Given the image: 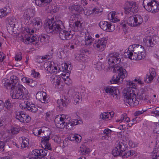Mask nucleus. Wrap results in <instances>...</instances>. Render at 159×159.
Wrapping results in <instances>:
<instances>
[{"instance_id": "obj_1", "label": "nucleus", "mask_w": 159, "mask_h": 159, "mask_svg": "<svg viewBox=\"0 0 159 159\" xmlns=\"http://www.w3.org/2000/svg\"><path fill=\"white\" fill-rule=\"evenodd\" d=\"M10 81L7 79L2 80L3 85L7 89H11L12 98L23 99L26 98L28 92L26 88L19 82L16 76L13 75L10 78Z\"/></svg>"}, {"instance_id": "obj_2", "label": "nucleus", "mask_w": 159, "mask_h": 159, "mask_svg": "<svg viewBox=\"0 0 159 159\" xmlns=\"http://www.w3.org/2000/svg\"><path fill=\"white\" fill-rule=\"evenodd\" d=\"M63 23L61 20L54 22L49 20L45 24V28L46 32L48 33L54 31L59 32V36L62 40H69L73 37L71 31H68L64 30Z\"/></svg>"}, {"instance_id": "obj_3", "label": "nucleus", "mask_w": 159, "mask_h": 159, "mask_svg": "<svg viewBox=\"0 0 159 159\" xmlns=\"http://www.w3.org/2000/svg\"><path fill=\"white\" fill-rule=\"evenodd\" d=\"M123 94L125 102L128 103L130 106L137 105L140 100L145 102H148L147 101L149 99L148 96L143 91H142L140 94H139L137 97L133 90H130L129 91L125 90L123 92Z\"/></svg>"}, {"instance_id": "obj_4", "label": "nucleus", "mask_w": 159, "mask_h": 159, "mask_svg": "<svg viewBox=\"0 0 159 159\" xmlns=\"http://www.w3.org/2000/svg\"><path fill=\"white\" fill-rule=\"evenodd\" d=\"M125 54V55L130 59L139 60L145 57V50L143 46L134 44L129 46Z\"/></svg>"}, {"instance_id": "obj_5", "label": "nucleus", "mask_w": 159, "mask_h": 159, "mask_svg": "<svg viewBox=\"0 0 159 159\" xmlns=\"http://www.w3.org/2000/svg\"><path fill=\"white\" fill-rule=\"evenodd\" d=\"M143 19L140 15L136 14L130 16L125 21L120 23V25L125 30L127 29L128 26L133 27H138L143 22Z\"/></svg>"}, {"instance_id": "obj_6", "label": "nucleus", "mask_w": 159, "mask_h": 159, "mask_svg": "<svg viewBox=\"0 0 159 159\" xmlns=\"http://www.w3.org/2000/svg\"><path fill=\"white\" fill-rule=\"evenodd\" d=\"M39 41L43 43H47L48 36L46 34H42L38 37L37 35L32 36V34H31L30 37L23 39V42L25 44H29L32 43L35 45L39 43Z\"/></svg>"}, {"instance_id": "obj_7", "label": "nucleus", "mask_w": 159, "mask_h": 159, "mask_svg": "<svg viewBox=\"0 0 159 159\" xmlns=\"http://www.w3.org/2000/svg\"><path fill=\"white\" fill-rule=\"evenodd\" d=\"M124 13L127 15H132L136 13L139 11L138 6L135 2L126 1L124 7Z\"/></svg>"}, {"instance_id": "obj_8", "label": "nucleus", "mask_w": 159, "mask_h": 159, "mask_svg": "<svg viewBox=\"0 0 159 159\" xmlns=\"http://www.w3.org/2000/svg\"><path fill=\"white\" fill-rule=\"evenodd\" d=\"M68 116L67 115H62L60 117H56L54 122L56 126L59 128H64L67 123Z\"/></svg>"}, {"instance_id": "obj_9", "label": "nucleus", "mask_w": 159, "mask_h": 159, "mask_svg": "<svg viewBox=\"0 0 159 159\" xmlns=\"http://www.w3.org/2000/svg\"><path fill=\"white\" fill-rule=\"evenodd\" d=\"M117 52H113L109 54L107 57L108 64L109 65H117L120 62V57Z\"/></svg>"}, {"instance_id": "obj_10", "label": "nucleus", "mask_w": 159, "mask_h": 159, "mask_svg": "<svg viewBox=\"0 0 159 159\" xmlns=\"http://www.w3.org/2000/svg\"><path fill=\"white\" fill-rule=\"evenodd\" d=\"M107 43V39L105 38H102L95 41L93 44L94 48L99 51H102L106 48Z\"/></svg>"}, {"instance_id": "obj_11", "label": "nucleus", "mask_w": 159, "mask_h": 159, "mask_svg": "<svg viewBox=\"0 0 159 159\" xmlns=\"http://www.w3.org/2000/svg\"><path fill=\"white\" fill-rule=\"evenodd\" d=\"M99 25L103 30L111 32L115 30V25L110 22L102 21L100 22Z\"/></svg>"}, {"instance_id": "obj_12", "label": "nucleus", "mask_w": 159, "mask_h": 159, "mask_svg": "<svg viewBox=\"0 0 159 159\" xmlns=\"http://www.w3.org/2000/svg\"><path fill=\"white\" fill-rule=\"evenodd\" d=\"M16 118L20 122L23 123H28L31 120L30 116L25 115L22 111L16 112Z\"/></svg>"}, {"instance_id": "obj_13", "label": "nucleus", "mask_w": 159, "mask_h": 159, "mask_svg": "<svg viewBox=\"0 0 159 159\" xmlns=\"http://www.w3.org/2000/svg\"><path fill=\"white\" fill-rule=\"evenodd\" d=\"M16 19L11 17L7 18L6 22L7 24V28L9 33L13 32L15 26Z\"/></svg>"}, {"instance_id": "obj_14", "label": "nucleus", "mask_w": 159, "mask_h": 159, "mask_svg": "<svg viewBox=\"0 0 159 159\" xmlns=\"http://www.w3.org/2000/svg\"><path fill=\"white\" fill-rule=\"evenodd\" d=\"M105 89L106 93L112 95L115 98H117L119 91L116 87L108 86L105 88Z\"/></svg>"}, {"instance_id": "obj_15", "label": "nucleus", "mask_w": 159, "mask_h": 159, "mask_svg": "<svg viewBox=\"0 0 159 159\" xmlns=\"http://www.w3.org/2000/svg\"><path fill=\"white\" fill-rule=\"evenodd\" d=\"M50 139V137L48 136H44V138H42L41 144L42 147L45 149L51 150V144L49 143V141Z\"/></svg>"}, {"instance_id": "obj_16", "label": "nucleus", "mask_w": 159, "mask_h": 159, "mask_svg": "<svg viewBox=\"0 0 159 159\" xmlns=\"http://www.w3.org/2000/svg\"><path fill=\"white\" fill-rule=\"evenodd\" d=\"M70 102L68 97L65 95H63L62 99H61L60 100H58L57 101V103L59 104V108L62 109L63 108L62 107L64 108H66Z\"/></svg>"}, {"instance_id": "obj_17", "label": "nucleus", "mask_w": 159, "mask_h": 159, "mask_svg": "<svg viewBox=\"0 0 159 159\" xmlns=\"http://www.w3.org/2000/svg\"><path fill=\"white\" fill-rule=\"evenodd\" d=\"M47 93L43 91L37 92L36 95L37 99L42 103H46L47 102L48 100L47 99Z\"/></svg>"}, {"instance_id": "obj_18", "label": "nucleus", "mask_w": 159, "mask_h": 159, "mask_svg": "<svg viewBox=\"0 0 159 159\" xmlns=\"http://www.w3.org/2000/svg\"><path fill=\"white\" fill-rule=\"evenodd\" d=\"M19 106L21 109L24 108L25 109L26 108L27 109H38L37 106H35L34 104L30 102H22L19 104Z\"/></svg>"}, {"instance_id": "obj_19", "label": "nucleus", "mask_w": 159, "mask_h": 159, "mask_svg": "<svg viewBox=\"0 0 159 159\" xmlns=\"http://www.w3.org/2000/svg\"><path fill=\"white\" fill-rule=\"evenodd\" d=\"M154 1L155 0H143L142 4L143 7L147 11L151 12Z\"/></svg>"}, {"instance_id": "obj_20", "label": "nucleus", "mask_w": 159, "mask_h": 159, "mask_svg": "<svg viewBox=\"0 0 159 159\" xmlns=\"http://www.w3.org/2000/svg\"><path fill=\"white\" fill-rule=\"evenodd\" d=\"M116 69L118 73V77H120L121 79L120 81L122 82L123 79L127 76V72L126 70L122 66H118Z\"/></svg>"}, {"instance_id": "obj_21", "label": "nucleus", "mask_w": 159, "mask_h": 159, "mask_svg": "<svg viewBox=\"0 0 159 159\" xmlns=\"http://www.w3.org/2000/svg\"><path fill=\"white\" fill-rule=\"evenodd\" d=\"M149 75H147L148 77L144 79V81L147 83H151L154 78L156 76L155 70L153 68H151L149 70Z\"/></svg>"}, {"instance_id": "obj_22", "label": "nucleus", "mask_w": 159, "mask_h": 159, "mask_svg": "<svg viewBox=\"0 0 159 159\" xmlns=\"http://www.w3.org/2000/svg\"><path fill=\"white\" fill-rule=\"evenodd\" d=\"M32 23L34 28L39 30L42 27L43 23L41 19L39 17L34 18L33 20Z\"/></svg>"}, {"instance_id": "obj_23", "label": "nucleus", "mask_w": 159, "mask_h": 159, "mask_svg": "<svg viewBox=\"0 0 159 159\" xmlns=\"http://www.w3.org/2000/svg\"><path fill=\"white\" fill-rule=\"evenodd\" d=\"M13 106V104L11 103L10 100H7L4 103H3L2 101L0 100V109H2L4 107L7 109H10Z\"/></svg>"}, {"instance_id": "obj_24", "label": "nucleus", "mask_w": 159, "mask_h": 159, "mask_svg": "<svg viewBox=\"0 0 159 159\" xmlns=\"http://www.w3.org/2000/svg\"><path fill=\"white\" fill-rule=\"evenodd\" d=\"M52 0H35L36 4L41 7H43L49 5Z\"/></svg>"}, {"instance_id": "obj_25", "label": "nucleus", "mask_w": 159, "mask_h": 159, "mask_svg": "<svg viewBox=\"0 0 159 159\" xmlns=\"http://www.w3.org/2000/svg\"><path fill=\"white\" fill-rule=\"evenodd\" d=\"M43 128L39 129V128H35L33 130V133L36 136H39L42 138L44 137L45 131L43 130Z\"/></svg>"}, {"instance_id": "obj_26", "label": "nucleus", "mask_w": 159, "mask_h": 159, "mask_svg": "<svg viewBox=\"0 0 159 159\" xmlns=\"http://www.w3.org/2000/svg\"><path fill=\"white\" fill-rule=\"evenodd\" d=\"M69 66L66 63H64L61 64V66H60L59 70L61 71L65 72L66 73H69L70 72L72 68L71 66L68 68Z\"/></svg>"}, {"instance_id": "obj_27", "label": "nucleus", "mask_w": 159, "mask_h": 159, "mask_svg": "<svg viewBox=\"0 0 159 159\" xmlns=\"http://www.w3.org/2000/svg\"><path fill=\"white\" fill-rule=\"evenodd\" d=\"M82 137L78 134H71L68 138L69 140L71 141H75L76 142L79 143Z\"/></svg>"}, {"instance_id": "obj_28", "label": "nucleus", "mask_w": 159, "mask_h": 159, "mask_svg": "<svg viewBox=\"0 0 159 159\" xmlns=\"http://www.w3.org/2000/svg\"><path fill=\"white\" fill-rule=\"evenodd\" d=\"M61 78L59 76L53 75L50 77V80L52 83L55 85H59L60 84Z\"/></svg>"}, {"instance_id": "obj_29", "label": "nucleus", "mask_w": 159, "mask_h": 159, "mask_svg": "<svg viewBox=\"0 0 159 159\" xmlns=\"http://www.w3.org/2000/svg\"><path fill=\"white\" fill-rule=\"evenodd\" d=\"M143 40L145 41L147 40H148L147 47H153L156 43V42L154 40L152 36H147L143 39Z\"/></svg>"}, {"instance_id": "obj_30", "label": "nucleus", "mask_w": 159, "mask_h": 159, "mask_svg": "<svg viewBox=\"0 0 159 159\" xmlns=\"http://www.w3.org/2000/svg\"><path fill=\"white\" fill-rule=\"evenodd\" d=\"M10 11V8L9 7H6L0 9V18L6 16Z\"/></svg>"}, {"instance_id": "obj_31", "label": "nucleus", "mask_w": 159, "mask_h": 159, "mask_svg": "<svg viewBox=\"0 0 159 159\" xmlns=\"http://www.w3.org/2000/svg\"><path fill=\"white\" fill-rule=\"evenodd\" d=\"M94 39L90 35L88 32L86 33L85 36V44L88 45L91 44L93 41Z\"/></svg>"}, {"instance_id": "obj_32", "label": "nucleus", "mask_w": 159, "mask_h": 159, "mask_svg": "<svg viewBox=\"0 0 159 159\" xmlns=\"http://www.w3.org/2000/svg\"><path fill=\"white\" fill-rule=\"evenodd\" d=\"M44 67L45 69L50 73H53V72H54V71H52L53 70L52 69V68H53V66H52L51 62H46L44 65Z\"/></svg>"}, {"instance_id": "obj_33", "label": "nucleus", "mask_w": 159, "mask_h": 159, "mask_svg": "<svg viewBox=\"0 0 159 159\" xmlns=\"http://www.w3.org/2000/svg\"><path fill=\"white\" fill-rule=\"evenodd\" d=\"M152 7L151 12L155 13L159 11V2L155 0Z\"/></svg>"}, {"instance_id": "obj_34", "label": "nucleus", "mask_w": 159, "mask_h": 159, "mask_svg": "<svg viewBox=\"0 0 159 159\" xmlns=\"http://www.w3.org/2000/svg\"><path fill=\"white\" fill-rule=\"evenodd\" d=\"M120 80H121V79L118 75H115L111 80L110 82L111 84H118L119 83Z\"/></svg>"}, {"instance_id": "obj_35", "label": "nucleus", "mask_w": 159, "mask_h": 159, "mask_svg": "<svg viewBox=\"0 0 159 159\" xmlns=\"http://www.w3.org/2000/svg\"><path fill=\"white\" fill-rule=\"evenodd\" d=\"M133 152L131 151H125L124 150L121 152L120 156L123 157L127 158L134 154Z\"/></svg>"}, {"instance_id": "obj_36", "label": "nucleus", "mask_w": 159, "mask_h": 159, "mask_svg": "<svg viewBox=\"0 0 159 159\" xmlns=\"http://www.w3.org/2000/svg\"><path fill=\"white\" fill-rule=\"evenodd\" d=\"M69 9L72 11L75 10L77 11H81L83 9V8L80 5H73L69 7Z\"/></svg>"}, {"instance_id": "obj_37", "label": "nucleus", "mask_w": 159, "mask_h": 159, "mask_svg": "<svg viewBox=\"0 0 159 159\" xmlns=\"http://www.w3.org/2000/svg\"><path fill=\"white\" fill-rule=\"evenodd\" d=\"M75 31H77L82 30L81 24L80 21H75L73 25Z\"/></svg>"}, {"instance_id": "obj_38", "label": "nucleus", "mask_w": 159, "mask_h": 159, "mask_svg": "<svg viewBox=\"0 0 159 159\" xmlns=\"http://www.w3.org/2000/svg\"><path fill=\"white\" fill-rule=\"evenodd\" d=\"M111 116V114L109 112H103L100 115V117L103 120L108 119L109 117Z\"/></svg>"}, {"instance_id": "obj_39", "label": "nucleus", "mask_w": 159, "mask_h": 159, "mask_svg": "<svg viewBox=\"0 0 159 159\" xmlns=\"http://www.w3.org/2000/svg\"><path fill=\"white\" fill-rule=\"evenodd\" d=\"M94 65L96 66L95 67L98 70H100L102 69V64L99 60L94 62Z\"/></svg>"}, {"instance_id": "obj_40", "label": "nucleus", "mask_w": 159, "mask_h": 159, "mask_svg": "<svg viewBox=\"0 0 159 159\" xmlns=\"http://www.w3.org/2000/svg\"><path fill=\"white\" fill-rule=\"evenodd\" d=\"M22 143L21 147L22 148H26L29 145V139L25 137L22 138Z\"/></svg>"}, {"instance_id": "obj_41", "label": "nucleus", "mask_w": 159, "mask_h": 159, "mask_svg": "<svg viewBox=\"0 0 159 159\" xmlns=\"http://www.w3.org/2000/svg\"><path fill=\"white\" fill-rule=\"evenodd\" d=\"M121 122H125L128 123L129 121V118L127 116L126 113H124L121 116L120 118Z\"/></svg>"}, {"instance_id": "obj_42", "label": "nucleus", "mask_w": 159, "mask_h": 159, "mask_svg": "<svg viewBox=\"0 0 159 159\" xmlns=\"http://www.w3.org/2000/svg\"><path fill=\"white\" fill-rule=\"evenodd\" d=\"M121 151L115 147V148L112 151V154L114 156H120Z\"/></svg>"}, {"instance_id": "obj_43", "label": "nucleus", "mask_w": 159, "mask_h": 159, "mask_svg": "<svg viewBox=\"0 0 159 159\" xmlns=\"http://www.w3.org/2000/svg\"><path fill=\"white\" fill-rule=\"evenodd\" d=\"M116 148L120 149L121 151L124 150V149L122 148V147L124 146V144L122 142L117 141L116 143Z\"/></svg>"}, {"instance_id": "obj_44", "label": "nucleus", "mask_w": 159, "mask_h": 159, "mask_svg": "<svg viewBox=\"0 0 159 159\" xmlns=\"http://www.w3.org/2000/svg\"><path fill=\"white\" fill-rule=\"evenodd\" d=\"M32 10L31 9H28L25 11L24 15L25 19L27 20L30 19V13H31Z\"/></svg>"}, {"instance_id": "obj_45", "label": "nucleus", "mask_w": 159, "mask_h": 159, "mask_svg": "<svg viewBox=\"0 0 159 159\" xmlns=\"http://www.w3.org/2000/svg\"><path fill=\"white\" fill-rule=\"evenodd\" d=\"M26 31L28 33V35L26 36H25V37H24L23 38L22 41L23 42V39H26L29 37H30L31 35V34H32V36H33V33L34 32V30H32L31 29L28 28L26 29Z\"/></svg>"}, {"instance_id": "obj_46", "label": "nucleus", "mask_w": 159, "mask_h": 159, "mask_svg": "<svg viewBox=\"0 0 159 159\" xmlns=\"http://www.w3.org/2000/svg\"><path fill=\"white\" fill-rule=\"evenodd\" d=\"M152 116L156 118L157 121H159V111L157 110H153L151 111Z\"/></svg>"}, {"instance_id": "obj_47", "label": "nucleus", "mask_w": 159, "mask_h": 159, "mask_svg": "<svg viewBox=\"0 0 159 159\" xmlns=\"http://www.w3.org/2000/svg\"><path fill=\"white\" fill-rule=\"evenodd\" d=\"M129 86L128 87L129 88H128L127 89H125L123 90V91L125 90H126L129 91H130V90H133L134 92L135 90H133L132 89L135 88L136 87V86L135 84L133 83L132 82H130L129 83Z\"/></svg>"}, {"instance_id": "obj_48", "label": "nucleus", "mask_w": 159, "mask_h": 159, "mask_svg": "<svg viewBox=\"0 0 159 159\" xmlns=\"http://www.w3.org/2000/svg\"><path fill=\"white\" fill-rule=\"evenodd\" d=\"M39 156L43 157H45L46 156L48 151L47 150L45 149L44 148L42 149L39 150Z\"/></svg>"}, {"instance_id": "obj_49", "label": "nucleus", "mask_w": 159, "mask_h": 159, "mask_svg": "<svg viewBox=\"0 0 159 159\" xmlns=\"http://www.w3.org/2000/svg\"><path fill=\"white\" fill-rule=\"evenodd\" d=\"M115 13L113 12H111L108 14V18H110V17L111 18V21L112 22H115L116 21V20L115 19Z\"/></svg>"}, {"instance_id": "obj_50", "label": "nucleus", "mask_w": 159, "mask_h": 159, "mask_svg": "<svg viewBox=\"0 0 159 159\" xmlns=\"http://www.w3.org/2000/svg\"><path fill=\"white\" fill-rule=\"evenodd\" d=\"M63 79L66 84L69 85L71 83V80L68 76L66 77L65 76L64 78V77H63Z\"/></svg>"}, {"instance_id": "obj_51", "label": "nucleus", "mask_w": 159, "mask_h": 159, "mask_svg": "<svg viewBox=\"0 0 159 159\" xmlns=\"http://www.w3.org/2000/svg\"><path fill=\"white\" fill-rule=\"evenodd\" d=\"M74 95V98L76 103H77L80 100V96H79V93L75 92Z\"/></svg>"}, {"instance_id": "obj_52", "label": "nucleus", "mask_w": 159, "mask_h": 159, "mask_svg": "<svg viewBox=\"0 0 159 159\" xmlns=\"http://www.w3.org/2000/svg\"><path fill=\"white\" fill-rule=\"evenodd\" d=\"M112 132V131L108 128L105 129L103 131L104 134L108 138H109V135L111 134Z\"/></svg>"}, {"instance_id": "obj_53", "label": "nucleus", "mask_w": 159, "mask_h": 159, "mask_svg": "<svg viewBox=\"0 0 159 159\" xmlns=\"http://www.w3.org/2000/svg\"><path fill=\"white\" fill-rule=\"evenodd\" d=\"M102 8H98V7H95L92 10L93 13L95 14H98L99 12L102 11Z\"/></svg>"}, {"instance_id": "obj_54", "label": "nucleus", "mask_w": 159, "mask_h": 159, "mask_svg": "<svg viewBox=\"0 0 159 159\" xmlns=\"http://www.w3.org/2000/svg\"><path fill=\"white\" fill-rule=\"evenodd\" d=\"M37 84V82L31 79L30 80V82L28 85L32 87L35 86Z\"/></svg>"}, {"instance_id": "obj_55", "label": "nucleus", "mask_w": 159, "mask_h": 159, "mask_svg": "<svg viewBox=\"0 0 159 159\" xmlns=\"http://www.w3.org/2000/svg\"><path fill=\"white\" fill-rule=\"evenodd\" d=\"M73 124L72 123V122H67V123L66 124V129H71L72 128V126H73Z\"/></svg>"}, {"instance_id": "obj_56", "label": "nucleus", "mask_w": 159, "mask_h": 159, "mask_svg": "<svg viewBox=\"0 0 159 159\" xmlns=\"http://www.w3.org/2000/svg\"><path fill=\"white\" fill-rule=\"evenodd\" d=\"M30 79H31L30 78L27 77H23L21 79V80L23 82L28 84L29 82H30Z\"/></svg>"}, {"instance_id": "obj_57", "label": "nucleus", "mask_w": 159, "mask_h": 159, "mask_svg": "<svg viewBox=\"0 0 159 159\" xmlns=\"http://www.w3.org/2000/svg\"><path fill=\"white\" fill-rule=\"evenodd\" d=\"M19 131V129L17 128H13L11 129V133L12 134H17Z\"/></svg>"}, {"instance_id": "obj_58", "label": "nucleus", "mask_w": 159, "mask_h": 159, "mask_svg": "<svg viewBox=\"0 0 159 159\" xmlns=\"http://www.w3.org/2000/svg\"><path fill=\"white\" fill-rule=\"evenodd\" d=\"M5 143L0 141V151L3 152L4 150Z\"/></svg>"}, {"instance_id": "obj_59", "label": "nucleus", "mask_w": 159, "mask_h": 159, "mask_svg": "<svg viewBox=\"0 0 159 159\" xmlns=\"http://www.w3.org/2000/svg\"><path fill=\"white\" fill-rule=\"evenodd\" d=\"M21 53L20 52L18 54L16 55L15 57V60L16 61H20L22 59L21 56Z\"/></svg>"}, {"instance_id": "obj_60", "label": "nucleus", "mask_w": 159, "mask_h": 159, "mask_svg": "<svg viewBox=\"0 0 159 159\" xmlns=\"http://www.w3.org/2000/svg\"><path fill=\"white\" fill-rule=\"evenodd\" d=\"M39 150L38 149H34L32 152V154L35 156H39Z\"/></svg>"}, {"instance_id": "obj_61", "label": "nucleus", "mask_w": 159, "mask_h": 159, "mask_svg": "<svg viewBox=\"0 0 159 159\" xmlns=\"http://www.w3.org/2000/svg\"><path fill=\"white\" fill-rule=\"evenodd\" d=\"M72 122L73 125H76L80 123H81L82 122L81 120H75L73 121H72Z\"/></svg>"}, {"instance_id": "obj_62", "label": "nucleus", "mask_w": 159, "mask_h": 159, "mask_svg": "<svg viewBox=\"0 0 159 159\" xmlns=\"http://www.w3.org/2000/svg\"><path fill=\"white\" fill-rule=\"evenodd\" d=\"M146 111V110L145 111L142 110V111H136L134 114V115L135 116H139L140 114H142Z\"/></svg>"}, {"instance_id": "obj_63", "label": "nucleus", "mask_w": 159, "mask_h": 159, "mask_svg": "<svg viewBox=\"0 0 159 159\" xmlns=\"http://www.w3.org/2000/svg\"><path fill=\"white\" fill-rule=\"evenodd\" d=\"M127 125H125L124 124H121L120 125L119 127V129L120 130H123L127 129Z\"/></svg>"}, {"instance_id": "obj_64", "label": "nucleus", "mask_w": 159, "mask_h": 159, "mask_svg": "<svg viewBox=\"0 0 159 159\" xmlns=\"http://www.w3.org/2000/svg\"><path fill=\"white\" fill-rule=\"evenodd\" d=\"M152 159H159V154L157 153H154L152 156Z\"/></svg>"}]
</instances>
